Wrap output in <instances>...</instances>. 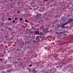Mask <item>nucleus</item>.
<instances>
[{
    "label": "nucleus",
    "mask_w": 73,
    "mask_h": 73,
    "mask_svg": "<svg viewBox=\"0 0 73 73\" xmlns=\"http://www.w3.org/2000/svg\"><path fill=\"white\" fill-rule=\"evenodd\" d=\"M68 62V60H66L65 59L63 60L62 62L60 63L61 65H65L66 63Z\"/></svg>",
    "instance_id": "f257e3e1"
},
{
    "label": "nucleus",
    "mask_w": 73,
    "mask_h": 73,
    "mask_svg": "<svg viewBox=\"0 0 73 73\" xmlns=\"http://www.w3.org/2000/svg\"><path fill=\"white\" fill-rule=\"evenodd\" d=\"M67 24H68V23L66 22L62 24V25H60L59 26L58 25H57V26H56V29H58V28H60V27H61V28H62V26H64L65 25H66Z\"/></svg>",
    "instance_id": "f03ea898"
},
{
    "label": "nucleus",
    "mask_w": 73,
    "mask_h": 73,
    "mask_svg": "<svg viewBox=\"0 0 73 73\" xmlns=\"http://www.w3.org/2000/svg\"><path fill=\"white\" fill-rule=\"evenodd\" d=\"M35 33L36 35H40V36H44V34H42V32L39 33V31H36Z\"/></svg>",
    "instance_id": "7ed1b4c3"
},
{
    "label": "nucleus",
    "mask_w": 73,
    "mask_h": 73,
    "mask_svg": "<svg viewBox=\"0 0 73 73\" xmlns=\"http://www.w3.org/2000/svg\"><path fill=\"white\" fill-rule=\"evenodd\" d=\"M37 41V42H40V38H39V36H37L36 37L35 39Z\"/></svg>",
    "instance_id": "20e7f679"
},
{
    "label": "nucleus",
    "mask_w": 73,
    "mask_h": 73,
    "mask_svg": "<svg viewBox=\"0 0 73 73\" xmlns=\"http://www.w3.org/2000/svg\"><path fill=\"white\" fill-rule=\"evenodd\" d=\"M41 16V14H37L36 15L37 19H38L39 17H40Z\"/></svg>",
    "instance_id": "39448f33"
},
{
    "label": "nucleus",
    "mask_w": 73,
    "mask_h": 73,
    "mask_svg": "<svg viewBox=\"0 0 73 73\" xmlns=\"http://www.w3.org/2000/svg\"><path fill=\"white\" fill-rule=\"evenodd\" d=\"M32 72H33V73H37V71L34 68L33 69Z\"/></svg>",
    "instance_id": "423d86ee"
},
{
    "label": "nucleus",
    "mask_w": 73,
    "mask_h": 73,
    "mask_svg": "<svg viewBox=\"0 0 73 73\" xmlns=\"http://www.w3.org/2000/svg\"><path fill=\"white\" fill-rule=\"evenodd\" d=\"M12 71V68H11L9 70H8L7 71V72H11Z\"/></svg>",
    "instance_id": "0eeeda50"
},
{
    "label": "nucleus",
    "mask_w": 73,
    "mask_h": 73,
    "mask_svg": "<svg viewBox=\"0 0 73 73\" xmlns=\"http://www.w3.org/2000/svg\"><path fill=\"white\" fill-rule=\"evenodd\" d=\"M9 31L10 32H12L13 31V29L12 28H10L9 29Z\"/></svg>",
    "instance_id": "6e6552de"
},
{
    "label": "nucleus",
    "mask_w": 73,
    "mask_h": 73,
    "mask_svg": "<svg viewBox=\"0 0 73 73\" xmlns=\"http://www.w3.org/2000/svg\"><path fill=\"white\" fill-rule=\"evenodd\" d=\"M41 29L43 31H44V30H45V29L44 28V27H41Z\"/></svg>",
    "instance_id": "1a4fd4ad"
},
{
    "label": "nucleus",
    "mask_w": 73,
    "mask_h": 73,
    "mask_svg": "<svg viewBox=\"0 0 73 73\" xmlns=\"http://www.w3.org/2000/svg\"><path fill=\"white\" fill-rule=\"evenodd\" d=\"M33 43H37V42H37V41H36L35 40H33Z\"/></svg>",
    "instance_id": "9d476101"
},
{
    "label": "nucleus",
    "mask_w": 73,
    "mask_h": 73,
    "mask_svg": "<svg viewBox=\"0 0 73 73\" xmlns=\"http://www.w3.org/2000/svg\"><path fill=\"white\" fill-rule=\"evenodd\" d=\"M32 72V69L30 68L29 70V72Z\"/></svg>",
    "instance_id": "9b49d317"
},
{
    "label": "nucleus",
    "mask_w": 73,
    "mask_h": 73,
    "mask_svg": "<svg viewBox=\"0 0 73 73\" xmlns=\"http://www.w3.org/2000/svg\"><path fill=\"white\" fill-rule=\"evenodd\" d=\"M21 43L22 45H23V44H24V41H21Z\"/></svg>",
    "instance_id": "f8f14e48"
},
{
    "label": "nucleus",
    "mask_w": 73,
    "mask_h": 73,
    "mask_svg": "<svg viewBox=\"0 0 73 73\" xmlns=\"http://www.w3.org/2000/svg\"><path fill=\"white\" fill-rule=\"evenodd\" d=\"M35 56V57H37V55H35V54H33V56Z\"/></svg>",
    "instance_id": "ddd939ff"
},
{
    "label": "nucleus",
    "mask_w": 73,
    "mask_h": 73,
    "mask_svg": "<svg viewBox=\"0 0 73 73\" xmlns=\"http://www.w3.org/2000/svg\"><path fill=\"white\" fill-rule=\"evenodd\" d=\"M66 28V27H65V26H62V28H63V29H64V28Z\"/></svg>",
    "instance_id": "4468645a"
},
{
    "label": "nucleus",
    "mask_w": 73,
    "mask_h": 73,
    "mask_svg": "<svg viewBox=\"0 0 73 73\" xmlns=\"http://www.w3.org/2000/svg\"><path fill=\"white\" fill-rule=\"evenodd\" d=\"M8 20H9V21L11 20V18H9L8 19Z\"/></svg>",
    "instance_id": "2eb2a0df"
},
{
    "label": "nucleus",
    "mask_w": 73,
    "mask_h": 73,
    "mask_svg": "<svg viewBox=\"0 0 73 73\" xmlns=\"http://www.w3.org/2000/svg\"><path fill=\"white\" fill-rule=\"evenodd\" d=\"M3 45H4V44H2L0 45L1 46H3Z\"/></svg>",
    "instance_id": "dca6fc26"
},
{
    "label": "nucleus",
    "mask_w": 73,
    "mask_h": 73,
    "mask_svg": "<svg viewBox=\"0 0 73 73\" xmlns=\"http://www.w3.org/2000/svg\"><path fill=\"white\" fill-rule=\"evenodd\" d=\"M63 33V32H60V34L61 35V34H62Z\"/></svg>",
    "instance_id": "f3484780"
},
{
    "label": "nucleus",
    "mask_w": 73,
    "mask_h": 73,
    "mask_svg": "<svg viewBox=\"0 0 73 73\" xmlns=\"http://www.w3.org/2000/svg\"><path fill=\"white\" fill-rule=\"evenodd\" d=\"M29 33H33V32H32L31 31H29Z\"/></svg>",
    "instance_id": "a211bd4d"
},
{
    "label": "nucleus",
    "mask_w": 73,
    "mask_h": 73,
    "mask_svg": "<svg viewBox=\"0 0 73 73\" xmlns=\"http://www.w3.org/2000/svg\"><path fill=\"white\" fill-rule=\"evenodd\" d=\"M22 20H23V19L21 18H20V20H21V21Z\"/></svg>",
    "instance_id": "6ab92c4d"
},
{
    "label": "nucleus",
    "mask_w": 73,
    "mask_h": 73,
    "mask_svg": "<svg viewBox=\"0 0 73 73\" xmlns=\"http://www.w3.org/2000/svg\"><path fill=\"white\" fill-rule=\"evenodd\" d=\"M15 21L13 20V23H15Z\"/></svg>",
    "instance_id": "aec40b11"
},
{
    "label": "nucleus",
    "mask_w": 73,
    "mask_h": 73,
    "mask_svg": "<svg viewBox=\"0 0 73 73\" xmlns=\"http://www.w3.org/2000/svg\"><path fill=\"white\" fill-rule=\"evenodd\" d=\"M32 66V64H30V67H31Z\"/></svg>",
    "instance_id": "412c9836"
},
{
    "label": "nucleus",
    "mask_w": 73,
    "mask_h": 73,
    "mask_svg": "<svg viewBox=\"0 0 73 73\" xmlns=\"http://www.w3.org/2000/svg\"><path fill=\"white\" fill-rule=\"evenodd\" d=\"M44 38V37L43 36H41L40 37V38Z\"/></svg>",
    "instance_id": "4be33fe9"
},
{
    "label": "nucleus",
    "mask_w": 73,
    "mask_h": 73,
    "mask_svg": "<svg viewBox=\"0 0 73 73\" xmlns=\"http://www.w3.org/2000/svg\"><path fill=\"white\" fill-rule=\"evenodd\" d=\"M27 20H25V22H27Z\"/></svg>",
    "instance_id": "5701e85b"
},
{
    "label": "nucleus",
    "mask_w": 73,
    "mask_h": 73,
    "mask_svg": "<svg viewBox=\"0 0 73 73\" xmlns=\"http://www.w3.org/2000/svg\"><path fill=\"white\" fill-rule=\"evenodd\" d=\"M48 1V0H45V1Z\"/></svg>",
    "instance_id": "b1692460"
},
{
    "label": "nucleus",
    "mask_w": 73,
    "mask_h": 73,
    "mask_svg": "<svg viewBox=\"0 0 73 73\" xmlns=\"http://www.w3.org/2000/svg\"><path fill=\"white\" fill-rule=\"evenodd\" d=\"M17 18H15V19L16 20H17Z\"/></svg>",
    "instance_id": "393cba45"
},
{
    "label": "nucleus",
    "mask_w": 73,
    "mask_h": 73,
    "mask_svg": "<svg viewBox=\"0 0 73 73\" xmlns=\"http://www.w3.org/2000/svg\"><path fill=\"white\" fill-rule=\"evenodd\" d=\"M65 35H66V36H67L66 34V33H65Z\"/></svg>",
    "instance_id": "a878e982"
},
{
    "label": "nucleus",
    "mask_w": 73,
    "mask_h": 73,
    "mask_svg": "<svg viewBox=\"0 0 73 73\" xmlns=\"http://www.w3.org/2000/svg\"><path fill=\"white\" fill-rule=\"evenodd\" d=\"M44 48H45V49H46V47H44Z\"/></svg>",
    "instance_id": "bb28decb"
},
{
    "label": "nucleus",
    "mask_w": 73,
    "mask_h": 73,
    "mask_svg": "<svg viewBox=\"0 0 73 73\" xmlns=\"http://www.w3.org/2000/svg\"><path fill=\"white\" fill-rule=\"evenodd\" d=\"M43 1H45V0H44Z\"/></svg>",
    "instance_id": "cd10ccee"
},
{
    "label": "nucleus",
    "mask_w": 73,
    "mask_h": 73,
    "mask_svg": "<svg viewBox=\"0 0 73 73\" xmlns=\"http://www.w3.org/2000/svg\"><path fill=\"white\" fill-rule=\"evenodd\" d=\"M73 38H71V39H73Z\"/></svg>",
    "instance_id": "c85d7f7f"
},
{
    "label": "nucleus",
    "mask_w": 73,
    "mask_h": 73,
    "mask_svg": "<svg viewBox=\"0 0 73 73\" xmlns=\"http://www.w3.org/2000/svg\"><path fill=\"white\" fill-rule=\"evenodd\" d=\"M48 72H45V73H48Z\"/></svg>",
    "instance_id": "c756f323"
},
{
    "label": "nucleus",
    "mask_w": 73,
    "mask_h": 73,
    "mask_svg": "<svg viewBox=\"0 0 73 73\" xmlns=\"http://www.w3.org/2000/svg\"><path fill=\"white\" fill-rule=\"evenodd\" d=\"M17 13H19V11H17Z\"/></svg>",
    "instance_id": "7c9ffc66"
},
{
    "label": "nucleus",
    "mask_w": 73,
    "mask_h": 73,
    "mask_svg": "<svg viewBox=\"0 0 73 73\" xmlns=\"http://www.w3.org/2000/svg\"><path fill=\"white\" fill-rule=\"evenodd\" d=\"M50 70H51V71H52V69H50Z\"/></svg>",
    "instance_id": "2f4dec72"
},
{
    "label": "nucleus",
    "mask_w": 73,
    "mask_h": 73,
    "mask_svg": "<svg viewBox=\"0 0 73 73\" xmlns=\"http://www.w3.org/2000/svg\"><path fill=\"white\" fill-rule=\"evenodd\" d=\"M49 32V31H48L47 32Z\"/></svg>",
    "instance_id": "473e14b6"
},
{
    "label": "nucleus",
    "mask_w": 73,
    "mask_h": 73,
    "mask_svg": "<svg viewBox=\"0 0 73 73\" xmlns=\"http://www.w3.org/2000/svg\"><path fill=\"white\" fill-rule=\"evenodd\" d=\"M3 24L2 25H1V26H3Z\"/></svg>",
    "instance_id": "72a5a7b5"
},
{
    "label": "nucleus",
    "mask_w": 73,
    "mask_h": 73,
    "mask_svg": "<svg viewBox=\"0 0 73 73\" xmlns=\"http://www.w3.org/2000/svg\"><path fill=\"white\" fill-rule=\"evenodd\" d=\"M60 66H62V65H60Z\"/></svg>",
    "instance_id": "f704fd0d"
},
{
    "label": "nucleus",
    "mask_w": 73,
    "mask_h": 73,
    "mask_svg": "<svg viewBox=\"0 0 73 73\" xmlns=\"http://www.w3.org/2000/svg\"><path fill=\"white\" fill-rule=\"evenodd\" d=\"M72 6H73V5H72Z\"/></svg>",
    "instance_id": "c9c22d12"
},
{
    "label": "nucleus",
    "mask_w": 73,
    "mask_h": 73,
    "mask_svg": "<svg viewBox=\"0 0 73 73\" xmlns=\"http://www.w3.org/2000/svg\"><path fill=\"white\" fill-rule=\"evenodd\" d=\"M18 4H19V2L18 3Z\"/></svg>",
    "instance_id": "e433bc0d"
},
{
    "label": "nucleus",
    "mask_w": 73,
    "mask_h": 73,
    "mask_svg": "<svg viewBox=\"0 0 73 73\" xmlns=\"http://www.w3.org/2000/svg\"><path fill=\"white\" fill-rule=\"evenodd\" d=\"M57 73H59L57 72Z\"/></svg>",
    "instance_id": "4c0bfd02"
},
{
    "label": "nucleus",
    "mask_w": 73,
    "mask_h": 73,
    "mask_svg": "<svg viewBox=\"0 0 73 73\" xmlns=\"http://www.w3.org/2000/svg\"><path fill=\"white\" fill-rule=\"evenodd\" d=\"M0 28H1V27H0Z\"/></svg>",
    "instance_id": "58836bf2"
}]
</instances>
